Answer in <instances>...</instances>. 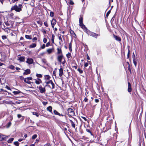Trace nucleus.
<instances>
[{
  "instance_id": "1",
  "label": "nucleus",
  "mask_w": 146,
  "mask_h": 146,
  "mask_svg": "<svg viewBox=\"0 0 146 146\" xmlns=\"http://www.w3.org/2000/svg\"><path fill=\"white\" fill-rule=\"evenodd\" d=\"M54 85L51 80L47 81L46 80V88L51 90L54 88Z\"/></svg>"
},
{
  "instance_id": "2",
  "label": "nucleus",
  "mask_w": 146,
  "mask_h": 146,
  "mask_svg": "<svg viewBox=\"0 0 146 146\" xmlns=\"http://www.w3.org/2000/svg\"><path fill=\"white\" fill-rule=\"evenodd\" d=\"M84 31L88 35H90L92 37H95L96 38H97V37L98 36L100 35H99L97 34L96 33L90 31L89 30L87 29V28H86L85 30H84Z\"/></svg>"
},
{
  "instance_id": "3",
  "label": "nucleus",
  "mask_w": 146,
  "mask_h": 146,
  "mask_svg": "<svg viewBox=\"0 0 146 146\" xmlns=\"http://www.w3.org/2000/svg\"><path fill=\"white\" fill-rule=\"evenodd\" d=\"M83 18L82 17H80L79 19V22L80 23V26L84 30H85L86 28L85 27V26L83 24Z\"/></svg>"
},
{
  "instance_id": "4",
  "label": "nucleus",
  "mask_w": 146,
  "mask_h": 146,
  "mask_svg": "<svg viewBox=\"0 0 146 146\" xmlns=\"http://www.w3.org/2000/svg\"><path fill=\"white\" fill-rule=\"evenodd\" d=\"M13 10H15L17 12H20L22 10V9H21L20 8H19L17 5H15L12 6L11 8V11Z\"/></svg>"
},
{
  "instance_id": "5",
  "label": "nucleus",
  "mask_w": 146,
  "mask_h": 146,
  "mask_svg": "<svg viewBox=\"0 0 146 146\" xmlns=\"http://www.w3.org/2000/svg\"><path fill=\"white\" fill-rule=\"evenodd\" d=\"M68 111V115L69 117H72L74 115V112L72 109L71 108H68L67 110Z\"/></svg>"
},
{
  "instance_id": "6",
  "label": "nucleus",
  "mask_w": 146,
  "mask_h": 146,
  "mask_svg": "<svg viewBox=\"0 0 146 146\" xmlns=\"http://www.w3.org/2000/svg\"><path fill=\"white\" fill-rule=\"evenodd\" d=\"M6 59V57L5 54L3 53H0V60L3 61Z\"/></svg>"
},
{
  "instance_id": "7",
  "label": "nucleus",
  "mask_w": 146,
  "mask_h": 146,
  "mask_svg": "<svg viewBox=\"0 0 146 146\" xmlns=\"http://www.w3.org/2000/svg\"><path fill=\"white\" fill-rule=\"evenodd\" d=\"M25 57L21 56L20 55H19L17 56V60L20 62H23L25 60Z\"/></svg>"
},
{
  "instance_id": "8",
  "label": "nucleus",
  "mask_w": 146,
  "mask_h": 146,
  "mask_svg": "<svg viewBox=\"0 0 146 146\" xmlns=\"http://www.w3.org/2000/svg\"><path fill=\"white\" fill-rule=\"evenodd\" d=\"M26 62L29 64H31L33 63V61L32 58H28L27 59V60L26 61Z\"/></svg>"
},
{
  "instance_id": "9",
  "label": "nucleus",
  "mask_w": 146,
  "mask_h": 146,
  "mask_svg": "<svg viewBox=\"0 0 146 146\" xmlns=\"http://www.w3.org/2000/svg\"><path fill=\"white\" fill-rule=\"evenodd\" d=\"M63 58V56L62 54L58 56L57 57L58 60L61 63L62 62V60Z\"/></svg>"
},
{
  "instance_id": "10",
  "label": "nucleus",
  "mask_w": 146,
  "mask_h": 146,
  "mask_svg": "<svg viewBox=\"0 0 146 146\" xmlns=\"http://www.w3.org/2000/svg\"><path fill=\"white\" fill-rule=\"evenodd\" d=\"M54 48L52 47L51 48L47 49V52L48 54H51L53 51Z\"/></svg>"
},
{
  "instance_id": "11",
  "label": "nucleus",
  "mask_w": 146,
  "mask_h": 146,
  "mask_svg": "<svg viewBox=\"0 0 146 146\" xmlns=\"http://www.w3.org/2000/svg\"><path fill=\"white\" fill-rule=\"evenodd\" d=\"M56 20L55 19H53L52 20L51 22V24L53 28L54 27V25L56 24Z\"/></svg>"
},
{
  "instance_id": "12",
  "label": "nucleus",
  "mask_w": 146,
  "mask_h": 146,
  "mask_svg": "<svg viewBox=\"0 0 146 146\" xmlns=\"http://www.w3.org/2000/svg\"><path fill=\"white\" fill-rule=\"evenodd\" d=\"M30 70L28 69L26 70H25V72L23 73V74L27 75L30 74Z\"/></svg>"
},
{
  "instance_id": "13",
  "label": "nucleus",
  "mask_w": 146,
  "mask_h": 146,
  "mask_svg": "<svg viewBox=\"0 0 146 146\" xmlns=\"http://www.w3.org/2000/svg\"><path fill=\"white\" fill-rule=\"evenodd\" d=\"M132 91V89L131 88V84L130 82H128V91L130 92Z\"/></svg>"
},
{
  "instance_id": "14",
  "label": "nucleus",
  "mask_w": 146,
  "mask_h": 146,
  "mask_svg": "<svg viewBox=\"0 0 146 146\" xmlns=\"http://www.w3.org/2000/svg\"><path fill=\"white\" fill-rule=\"evenodd\" d=\"M39 89L41 93H43L45 91L44 88H43L40 86L39 87Z\"/></svg>"
},
{
  "instance_id": "15",
  "label": "nucleus",
  "mask_w": 146,
  "mask_h": 146,
  "mask_svg": "<svg viewBox=\"0 0 146 146\" xmlns=\"http://www.w3.org/2000/svg\"><path fill=\"white\" fill-rule=\"evenodd\" d=\"M59 76H60L61 77L62 76L63 74V69L62 68H60L59 70Z\"/></svg>"
},
{
  "instance_id": "16",
  "label": "nucleus",
  "mask_w": 146,
  "mask_h": 146,
  "mask_svg": "<svg viewBox=\"0 0 146 146\" xmlns=\"http://www.w3.org/2000/svg\"><path fill=\"white\" fill-rule=\"evenodd\" d=\"M13 93L15 95H17L19 94L20 93H21V92L18 90H17L16 91H14L13 92Z\"/></svg>"
},
{
  "instance_id": "17",
  "label": "nucleus",
  "mask_w": 146,
  "mask_h": 146,
  "mask_svg": "<svg viewBox=\"0 0 146 146\" xmlns=\"http://www.w3.org/2000/svg\"><path fill=\"white\" fill-rule=\"evenodd\" d=\"M113 36L116 40L119 41H121V39L119 37L115 35H114Z\"/></svg>"
},
{
  "instance_id": "18",
  "label": "nucleus",
  "mask_w": 146,
  "mask_h": 146,
  "mask_svg": "<svg viewBox=\"0 0 146 146\" xmlns=\"http://www.w3.org/2000/svg\"><path fill=\"white\" fill-rule=\"evenodd\" d=\"M52 108L51 106H49L47 108V110L51 113H52Z\"/></svg>"
},
{
  "instance_id": "19",
  "label": "nucleus",
  "mask_w": 146,
  "mask_h": 146,
  "mask_svg": "<svg viewBox=\"0 0 146 146\" xmlns=\"http://www.w3.org/2000/svg\"><path fill=\"white\" fill-rule=\"evenodd\" d=\"M57 53L58 54H62V50H61V49L60 48H58L57 49Z\"/></svg>"
},
{
  "instance_id": "20",
  "label": "nucleus",
  "mask_w": 146,
  "mask_h": 146,
  "mask_svg": "<svg viewBox=\"0 0 146 146\" xmlns=\"http://www.w3.org/2000/svg\"><path fill=\"white\" fill-rule=\"evenodd\" d=\"M70 123L71 124V125H72V126L73 128H74L75 129V123H74V122H73V121L72 120H70Z\"/></svg>"
},
{
  "instance_id": "21",
  "label": "nucleus",
  "mask_w": 146,
  "mask_h": 146,
  "mask_svg": "<svg viewBox=\"0 0 146 146\" xmlns=\"http://www.w3.org/2000/svg\"><path fill=\"white\" fill-rule=\"evenodd\" d=\"M24 81L25 82L28 84H30L31 83V82L27 78H25Z\"/></svg>"
},
{
  "instance_id": "22",
  "label": "nucleus",
  "mask_w": 146,
  "mask_h": 146,
  "mask_svg": "<svg viewBox=\"0 0 146 146\" xmlns=\"http://www.w3.org/2000/svg\"><path fill=\"white\" fill-rule=\"evenodd\" d=\"M4 30L5 32H7L8 33L10 32L11 30L9 29V28H7L4 29Z\"/></svg>"
},
{
  "instance_id": "23",
  "label": "nucleus",
  "mask_w": 146,
  "mask_h": 146,
  "mask_svg": "<svg viewBox=\"0 0 146 146\" xmlns=\"http://www.w3.org/2000/svg\"><path fill=\"white\" fill-rule=\"evenodd\" d=\"M35 83L37 84H39L41 82V81L40 79H38L37 80H36Z\"/></svg>"
},
{
  "instance_id": "24",
  "label": "nucleus",
  "mask_w": 146,
  "mask_h": 146,
  "mask_svg": "<svg viewBox=\"0 0 146 146\" xmlns=\"http://www.w3.org/2000/svg\"><path fill=\"white\" fill-rule=\"evenodd\" d=\"M36 43H33L30 45L29 47L30 48H34L36 46Z\"/></svg>"
},
{
  "instance_id": "25",
  "label": "nucleus",
  "mask_w": 146,
  "mask_h": 146,
  "mask_svg": "<svg viewBox=\"0 0 146 146\" xmlns=\"http://www.w3.org/2000/svg\"><path fill=\"white\" fill-rule=\"evenodd\" d=\"M4 136L0 134V141H3L5 139Z\"/></svg>"
},
{
  "instance_id": "26",
  "label": "nucleus",
  "mask_w": 146,
  "mask_h": 146,
  "mask_svg": "<svg viewBox=\"0 0 146 146\" xmlns=\"http://www.w3.org/2000/svg\"><path fill=\"white\" fill-rule=\"evenodd\" d=\"M8 68L11 70H14L15 67L14 66L11 65L9 66Z\"/></svg>"
},
{
  "instance_id": "27",
  "label": "nucleus",
  "mask_w": 146,
  "mask_h": 146,
  "mask_svg": "<svg viewBox=\"0 0 146 146\" xmlns=\"http://www.w3.org/2000/svg\"><path fill=\"white\" fill-rule=\"evenodd\" d=\"M25 37L28 39H31L32 38L31 36L26 35L25 36Z\"/></svg>"
},
{
  "instance_id": "28",
  "label": "nucleus",
  "mask_w": 146,
  "mask_h": 146,
  "mask_svg": "<svg viewBox=\"0 0 146 146\" xmlns=\"http://www.w3.org/2000/svg\"><path fill=\"white\" fill-rule=\"evenodd\" d=\"M13 139H14L13 138H11L9 139V140H8L7 141V142L9 143H11L13 141Z\"/></svg>"
},
{
  "instance_id": "29",
  "label": "nucleus",
  "mask_w": 146,
  "mask_h": 146,
  "mask_svg": "<svg viewBox=\"0 0 146 146\" xmlns=\"http://www.w3.org/2000/svg\"><path fill=\"white\" fill-rule=\"evenodd\" d=\"M54 114L55 115H58L59 116H60L61 115L60 113H59L56 110H54Z\"/></svg>"
},
{
  "instance_id": "30",
  "label": "nucleus",
  "mask_w": 146,
  "mask_h": 146,
  "mask_svg": "<svg viewBox=\"0 0 146 146\" xmlns=\"http://www.w3.org/2000/svg\"><path fill=\"white\" fill-rule=\"evenodd\" d=\"M70 33L73 36H74V35L76 36L75 34V33L74 31L72 30H70Z\"/></svg>"
},
{
  "instance_id": "31",
  "label": "nucleus",
  "mask_w": 146,
  "mask_h": 146,
  "mask_svg": "<svg viewBox=\"0 0 146 146\" xmlns=\"http://www.w3.org/2000/svg\"><path fill=\"white\" fill-rule=\"evenodd\" d=\"M17 117L18 118H19L21 117H22V120H23L24 119V117L23 116L21 115L20 114H18L17 115Z\"/></svg>"
},
{
  "instance_id": "32",
  "label": "nucleus",
  "mask_w": 146,
  "mask_h": 146,
  "mask_svg": "<svg viewBox=\"0 0 146 146\" xmlns=\"http://www.w3.org/2000/svg\"><path fill=\"white\" fill-rule=\"evenodd\" d=\"M11 122H9L6 125V127L7 128H9L11 125Z\"/></svg>"
},
{
  "instance_id": "33",
  "label": "nucleus",
  "mask_w": 146,
  "mask_h": 146,
  "mask_svg": "<svg viewBox=\"0 0 146 146\" xmlns=\"http://www.w3.org/2000/svg\"><path fill=\"white\" fill-rule=\"evenodd\" d=\"M32 113L33 115H35L37 117H38L39 116V114L37 112H33Z\"/></svg>"
},
{
  "instance_id": "34",
  "label": "nucleus",
  "mask_w": 146,
  "mask_h": 146,
  "mask_svg": "<svg viewBox=\"0 0 146 146\" xmlns=\"http://www.w3.org/2000/svg\"><path fill=\"white\" fill-rule=\"evenodd\" d=\"M69 49L70 51H72V44L71 43L69 44Z\"/></svg>"
},
{
  "instance_id": "35",
  "label": "nucleus",
  "mask_w": 146,
  "mask_h": 146,
  "mask_svg": "<svg viewBox=\"0 0 146 146\" xmlns=\"http://www.w3.org/2000/svg\"><path fill=\"white\" fill-rule=\"evenodd\" d=\"M66 56L68 58H70L71 57V54L70 53H68L66 55Z\"/></svg>"
},
{
  "instance_id": "36",
  "label": "nucleus",
  "mask_w": 146,
  "mask_h": 146,
  "mask_svg": "<svg viewBox=\"0 0 146 146\" xmlns=\"http://www.w3.org/2000/svg\"><path fill=\"white\" fill-rule=\"evenodd\" d=\"M4 23L5 25L7 26H9L10 25V24L8 21L5 22Z\"/></svg>"
},
{
  "instance_id": "37",
  "label": "nucleus",
  "mask_w": 146,
  "mask_h": 146,
  "mask_svg": "<svg viewBox=\"0 0 146 146\" xmlns=\"http://www.w3.org/2000/svg\"><path fill=\"white\" fill-rule=\"evenodd\" d=\"M37 137V135L36 134H35L34 135H33L32 137V139H34L36 138V137Z\"/></svg>"
},
{
  "instance_id": "38",
  "label": "nucleus",
  "mask_w": 146,
  "mask_h": 146,
  "mask_svg": "<svg viewBox=\"0 0 146 146\" xmlns=\"http://www.w3.org/2000/svg\"><path fill=\"white\" fill-rule=\"evenodd\" d=\"M14 144L16 146H18L19 143L18 141H15L14 142Z\"/></svg>"
},
{
  "instance_id": "39",
  "label": "nucleus",
  "mask_w": 146,
  "mask_h": 146,
  "mask_svg": "<svg viewBox=\"0 0 146 146\" xmlns=\"http://www.w3.org/2000/svg\"><path fill=\"white\" fill-rule=\"evenodd\" d=\"M78 70L80 73L82 74L83 73V71L80 68H78Z\"/></svg>"
},
{
  "instance_id": "40",
  "label": "nucleus",
  "mask_w": 146,
  "mask_h": 146,
  "mask_svg": "<svg viewBox=\"0 0 146 146\" xmlns=\"http://www.w3.org/2000/svg\"><path fill=\"white\" fill-rule=\"evenodd\" d=\"M54 15V13L52 12H50V16L51 17H53Z\"/></svg>"
},
{
  "instance_id": "41",
  "label": "nucleus",
  "mask_w": 146,
  "mask_h": 146,
  "mask_svg": "<svg viewBox=\"0 0 146 146\" xmlns=\"http://www.w3.org/2000/svg\"><path fill=\"white\" fill-rule=\"evenodd\" d=\"M2 38L3 39L5 40L7 38V37L5 35H3L2 36Z\"/></svg>"
},
{
  "instance_id": "42",
  "label": "nucleus",
  "mask_w": 146,
  "mask_h": 146,
  "mask_svg": "<svg viewBox=\"0 0 146 146\" xmlns=\"http://www.w3.org/2000/svg\"><path fill=\"white\" fill-rule=\"evenodd\" d=\"M36 76L37 77L40 78L41 77H42V75L40 74H36Z\"/></svg>"
},
{
  "instance_id": "43",
  "label": "nucleus",
  "mask_w": 146,
  "mask_h": 146,
  "mask_svg": "<svg viewBox=\"0 0 146 146\" xmlns=\"http://www.w3.org/2000/svg\"><path fill=\"white\" fill-rule=\"evenodd\" d=\"M18 0H12L11 2H10V3L11 4V3H14Z\"/></svg>"
},
{
  "instance_id": "44",
  "label": "nucleus",
  "mask_w": 146,
  "mask_h": 146,
  "mask_svg": "<svg viewBox=\"0 0 146 146\" xmlns=\"http://www.w3.org/2000/svg\"><path fill=\"white\" fill-rule=\"evenodd\" d=\"M86 131L87 132H88L90 133V134H91V135H92V133H91V131L89 129H86Z\"/></svg>"
},
{
  "instance_id": "45",
  "label": "nucleus",
  "mask_w": 146,
  "mask_h": 146,
  "mask_svg": "<svg viewBox=\"0 0 146 146\" xmlns=\"http://www.w3.org/2000/svg\"><path fill=\"white\" fill-rule=\"evenodd\" d=\"M45 47V45L44 44H43L42 46H41V48L42 49L44 48Z\"/></svg>"
},
{
  "instance_id": "46",
  "label": "nucleus",
  "mask_w": 146,
  "mask_h": 146,
  "mask_svg": "<svg viewBox=\"0 0 146 146\" xmlns=\"http://www.w3.org/2000/svg\"><path fill=\"white\" fill-rule=\"evenodd\" d=\"M88 65V63L87 62L85 63L84 64V66L85 67H87Z\"/></svg>"
},
{
  "instance_id": "47",
  "label": "nucleus",
  "mask_w": 146,
  "mask_h": 146,
  "mask_svg": "<svg viewBox=\"0 0 146 146\" xmlns=\"http://www.w3.org/2000/svg\"><path fill=\"white\" fill-rule=\"evenodd\" d=\"M110 13V11H108V12L107 13L106 15L107 17H108V16L109 15Z\"/></svg>"
},
{
  "instance_id": "48",
  "label": "nucleus",
  "mask_w": 146,
  "mask_h": 146,
  "mask_svg": "<svg viewBox=\"0 0 146 146\" xmlns=\"http://www.w3.org/2000/svg\"><path fill=\"white\" fill-rule=\"evenodd\" d=\"M59 40H60L61 41V42H62V37H61V36H60L59 37Z\"/></svg>"
},
{
  "instance_id": "49",
  "label": "nucleus",
  "mask_w": 146,
  "mask_h": 146,
  "mask_svg": "<svg viewBox=\"0 0 146 146\" xmlns=\"http://www.w3.org/2000/svg\"><path fill=\"white\" fill-rule=\"evenodd\" d=\"M69 4L71 5H73L74 4V3L72 1L70 0V2H69Z\"/></svg>"
},
{
  "instance_id": "50",
  "label": "nucleus",
  "mask_w": 146,
  "mask_h": 146,
  "mask_svg": "<svg viewBox=\"0 0 146 146\" xmlns=\"http://www.w3.org/2000/svg\"><path fill=\"white\" fill-rule=\"evenodd\" d=\"M50 76L48 75H46V79L48 80L49 79V78H50ZM47 81V80H46Z\"/></svg>"
},
{
  "instance_id": "51",
  "label": "nucleus",
  "mask_w": 146,
  "mask_h": 146,
  "mask_svg": "<svg viewBox=\"0 0 146 146\" xmlns=\"http://www.w3.org/2000/svg\"><path fill=\"white\" fill-rule=\"evenodd\" d=\"M32 40H33V41L35 40H37V38L36 37H34L33 38Z\"/></svg>"
},
{
  "instance_id": "52",
  "label": "nucleus",
  "mask_w": 146,
  "mask_h": 146,
  "mask_svg": "<svg viewBox=\"0 0 146 146\" xmlns=\"http://www.w3.org/2000/svg\"><path fill=\"white\" fill-rule=\"evenodd\" d=\"M27 78L29 80H31L32 79V78L31 77H28Z\"/></svg>"
},
{
  "instance_id": "53",
  "label": "nucleus",
  "mask_w": 146,
  "mask_h": 146,
  "mask_svg": "<svg viewBox=\"0 0 146 146\" xmlns=\"http://www.w3.org/2000/svg\"><path fill=\"white\" fill-rule=\"evenodd\" d=\"M95 101L96 102L98 103L99 102V100L98 99H95Z\"/></svg>"
},
{
  "instance_id": "54",
  "label": "nucleus",
  "mask_w": 146,
  "mask_h": 146,
  "mask_svg": "<svg viewBox=\"0 0 146 146\" xmlns=\"http://www.w3.org/2000/svg\"><path fill=\"white\" fill-rule=\"evenodd\" d=\"M54 35H52V40L53 42H54Z\"/></svg>"
},
{
  "instance_id": "55",
  "label": "nucleus",
  "mask_w": 146,
  "mask_h": 146,
  "mask_svg": "<svg viewBox=\"0 0 146 146\" xmlns=\"http://www.w3.org/2000/svg\"><path fill=\"white\" fill-rule=\"evenodd\" d=\"M18 7L19 8H20L21 9V8H22V6L20 4L19 5Z\"/></svg>"
},
{
  "instance_id": "56",
  "label": "nucleus",
  "mask_w": 146,
  "mask_h": 146,
  "mask_svg": "<svg viewBox=\"0 0 146 146\" xmlns=\"http://www.w3.org/2000/svg\"><path fill=\"white\" fill-rule=\"evenodd\" d=\"M88 100V99L86 98H85L84 100V101L86 102H87Z\"/></svg>"
},
{
  "instance_id": "57",
  "label": "nucleus",
  "mask_w": 146,
  "mask_h": 146,
  "mask_svg": "<svg viewBox=\"0 0 146 146\" xmlns=\"http://www.w3.org/2000/svg\"><path fill=\"white\" fill-rule=\"evenodd\" d=\"M133 62L135 66H136V64H137L136 62L134 60H133Z\"/></svg>"
},
{
  "instance_id": "58",
  "label": "nucleus",
  "mask_w": 146,
  "mask_h": 146,
  "mask_svg": "<svg viewBox=\"0 0 146 146\" xmlns=\"http://www.w3.org/2000/svg\"><path fill=\"white\" fill-rule=\"evenodd\" d=\"M50 44V43L49 42H48L46 44V46H48Z\"/></svg>"
},
{
  "instance_id": "59",
  "label": "nucleus",
  "mask_w": 146,
  "mask_h": 146,
  "mask_svg": "<svg viewBox=\"0 0 146 146\" xmlns=\"http://www.w3.org/2000/svg\"><path fill=\"white\" fill-rule=\"evenodd\" d=\"M4 64L3 63L0 62V66H1L3 65Z\"/></svg>"
},
{
  "instance_id": "60",
  "label": "nucleus",
  "mask_w": 146,
  "mask_h": 146,
  "mask_svg": "<svg viewBox=\"0 0 146 146\" xmlns=\"http://www.w3.org/2000/svg\"><path fill=\"white\" fill-rule=\"evenodd\" d=\"M4 0H0V2L3 4V3Z\"/></svg>"
},
{
  "instance_id": "61",
  "label": "nucleus",
  "mask_w": 146,
  "mask_h": 146,
  "mask_svg": "<svg viewBox=\"0 0 146 146\" xmlns=\"http://www.w3.org/2000/svg\"><path fill=\"white\" fill-rule=\"evenodd\" d=\"M16 69L17 70H20V68H18V67H16Z\"/></svg>"
},
{
  "instance_id": "62",
  "label": "nucleus",
  "mask_w": 146,
  "mask_h": 146,
  "mask_svg": "<svg viewBox=\"0 0 146 146\" xmlns=\"http://www.w3.org/2000/svg\"><path fill=\"white\" fill-rule=\"evenodd\" d=\"M87 59L88 60H89L90 59V57L88 54H87Z\"/></svg>"
},
{
  "instance_id": "63",
  "label": "nucleus",
  "mask_w": 146,
  "mask_h": 146,
  "mask_svg": "<svg viewBox=\"0 0 146 146\" xmlns=\"http://www.w3.org/2000/svg\"><path fill=\"white\" fill-rule=\"evenodd\" d=\"M46 146H51L50 144L49 143H48L46 144Z\"/></svg>"
},
{
  "instance_id": "64",
  "label": "nucleus",
  "mask_w": 146,
  "mask_h": 146,
  "mask_svg": "<svg viewBox=\"0 0 146 146\" xmlns=\"http://www.w3.org/2000/svg\"><path fill=\"white\" fill-rule=\"evenodd\" d=\"M23 140V139H20L18 140L19 141L21 142Z\"/></svg>"
}]
</instances>
